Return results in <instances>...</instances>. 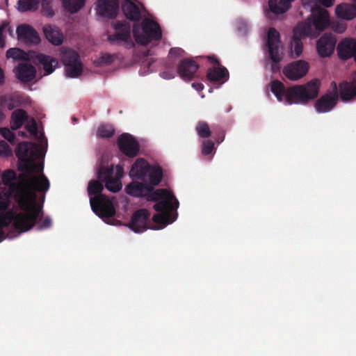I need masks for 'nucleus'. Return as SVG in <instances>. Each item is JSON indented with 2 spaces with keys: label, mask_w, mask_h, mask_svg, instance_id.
<instances>
[{
  "label": "nucleus",
  "mask_w": 356,
  "mask_h": 356,
  "mask_svg": "<svg viewBox=\"0 0 356 356\" xmlns=\"http://www.w3.org/2000/svg\"><path fill=\"white\" fill-rule=\"evenodd\" d=\"M356 76V73H355ZM355 83L343 81L339 86L340 97L343 102H348L356 97V77Z\"/></svg>",
  "instance_id": "bb28decb"
},
{
  "label": "nucleus",
  "mask_w": 356,
  "mask_h": 356,
  "mask_svg": "<svg viewBox=\"0 0 356 356\" xmlns=\"http://www.w3.org/2000/svg\"><path fill=\"white\" fill-rule=\"evenodd\" d=\"M114 60L113 56L109 54H104L97 60V63L100 65H110Z\"/></svg>",
  "instance_id": "09e8293b"
},
{
  "label": "nucleus",
  "mask_w": 356,
  "mask_h": 356,
  "mask_svg": "<svg viewBox=\"0 0 356 356\" xmlns=\"http://www.w3.org/2000/svg\"><path fill=\"white\" fill-rule=\"evenodd\" d=\"M26 129L31 134L36 135L38 133V127L35 121L32 119L31 122L26 125Z\"/></svg>",
  "instance_id": "3c124183"
},
{
  "label": "nucleus",
  "mask_w": 356,
  "mask_h": 356,
  "mask_svg": "<svg viewBox=\"0 0 356 356\" xmlns=\"http://www.w3.org/2000/svg\"><path fill=\"white\" fill-rule=\"evenodd\" d=\"M229 76L228 70L223 66L211 67L207 70V77L211 82H217Z\"/></svg>",
  "instance_id": "7c9ffc66"
},
{
  "label": "nucleus",
  "mask_w": 356,
  "mask_h": 356,
  "mask_svg": "<svg viewBox=\"0 0 356 356\" xmlns=\"http://www.w3.org/2000/svg\"><path fill=\"white\" fill-rule=\"evenodd\" d=\"M150 218V213L145 209H140L135 211L129 223V227L136 233L143 232L147 229H154L155 225L148 226L147 222Z\"/></svg>",
  "instance_id": "f8f14e48"
},
{
  "label": "nucleus",
  "mask_w": 356,
  "mask_h": 356,
  "mask_svg": "<svg viewBox=\"0 0 356 356\" xmlns=\"http://www.w3.org/2000/svg\"><path fill=\"white\" fill-rule=\"evenodd\" d=\"M41 12L42 15L47 17H52L54 15V11L51 6V0H40Z\"/></svg>",
  "instance_id": "79ce46f5"
},
{
  "label": "nucleus",
  "mask_w": 356,
  "mask_h": 356,
  "mask_svg": "<svg viewBox=\"0 0 356 356\" xmlns=\"http://www.w3.org/2000/svg\"><path fill=\"white\" fill-rule=\"evenodd\" d=\"M12 154V151L4 140H0V156H8Z\"/></svg>",
  "instance_id": "de8ad7c7"
},
{
  "label": "nucleus",
  "mask_w": 356,
  "mask_h": 356,
  "mask_svg": "<svg viewBox=\"0 0 356 356\" xmlns=\"http://www.w3.org/2000/svg\"><path fill=\"white\" fill-rule=\"evenodd\" d=\"M337 38L332 33L323 34L318 40L316 48L321 57L330 56L335 48Z\"/></svg>",
  "instance_id": "4468645a"
},
{
  "label": "nucleus",
  "mask_w": 356,
  "mask_h": 356,
  "mask_svg": "<svg viewBox=\"0 0 356 356\" xmlns=\"http://www.w3.org/2000/svg\"><path fill=\"white\" fill-rule=\"evenodd\" d=\"M154 186H149V193H148L146 198L148 201L157 202L163 200H174L175 208L178 207L179 202L170 191L165 188L154 190Z\"/></svg>",
  "instance_id": "5701e85b"
},
{
  "label": "nucleus",
  "mask_w": 356,
  "mask_h": 356,
  "mask_svg": "<svg viewBox=\"0 0 356 356\" xmlns=\"http://www.w3.org/2000/svg\"><path fill=\"white\" fill-rule=\"evenodd\" d=\"M6 29L9 32H11V29L9 26V23L7 21H3L0 24V48L3 49L6 46V41H5V35L4 33L6 32Z\"/></svg>",
  "instance_id": "37998d69"
},
{
  "label": "nucleus",
  "mask_w": 356,
  "mask_h": 356,
  "mask_svg": "<svg viewBox=\"0 0 356 356\" xmlns=\"http://www.w3.org/2000/svg\"><path fill=\"white\" fill-rule=\"evenodd\" d=\"M330 28L337 33H343L347 29V24L342 21L334 20L330 23Z\"/></svg>",
  "instance_id": "a18cd8bd"
},
{
  "label": "nucleus",
  "mask_w": 356,
  "mask_h": 356,
  "mask_svg": "<svg viewBox=\"0 0 356 356\" xmlns=\"http://www.w3.org/2000/svg\"><path fill=\"white\" fill-rule=\"evenodd\" d=\"M6 115L3 113V111L0 109V122L3 121L5 118Z\"/></svg>",
  "instance_id": "0e129e2a"
},
{
  "label": "nucleus",
  "mask_w": 356,
  "mask_h": 356,
  "mask_svg": "<svg viewBox=\"0 0 356 356\" xmlns=\"http://www.w3.org/2000/svg\"><path fill=\"white\" fill-rule=\"evenodd\" d=\"M338 99V86L335 81H332L326 93L316 102L315 108L318 113L329 112L336 106Z\"/></svg>",
  "instance_id": "6e6552de"
},
{
  "label": "nucleus",
  "mask_w": 356,
  "mask_h": 356,
  "mask_svg": "<svg viewBox=\"0 0 356 356\" xmlns=\"http://www.w3.org/2000/svg\"><path fill=\"white\" fill-rule=\"evenodd\" d=\"M169 54L173 56L182 57L185 51L184 49L179 47H173L170 49Z\"/></svg>",
  "instance_id": "603ef678"
},
{
  "label": "nucleus",
  "mask_w": 356,
  "mask_h": 356,
  "mask_svg": "<svg viewBox=\"0 0 356 356\" xmlns=\"http://www.w3.org/2000/svg\"><path fill=\"white\" fill-rule=\"evenodd\" d=\"M63 8L71 14L79 12L86 3V0H61Z\"/></svg>",
  "instance_id": "f704fd0d"
},
{
  "label": "nucleus",
  "mask_w": 356,
  "mask_h": 356,
  "mask_svg": "<svg viewBox=\"0 0 356 356\" xmlns=\"http://www.w3.org/2000/svg\"><path fill=\"white\" fill-rule=\"evenodd\" d=\"M171 200H160L154 205V209L159 212L152 217V221L155 224L154 229H163L175 220V218L171 219V210L173 209V205L170 202Z\"/></svg>",
  "instance_id": "423d86ee"
},
{
  "label": "nucleus",
  "mask_w": 356,
  "mask_h": 356,
  "mask_svg": "<svg viewBox=\"0 0 356 356\" xmlns=\"http://www.w3.org/2000/svg\"><path fill=\"white\" fill-rule=\"evenodd\" d=\"M319 3L325 7H330L333 5L334 0H318Z\"/></svg>",
  "instance_id": "6e6d98bb"
},
{
  "label": "nucleus",
  "mask_w": 356,
  "mask_h": 356,
  "mask_svg": "<svg viewBox=\"0 0 356 356\" xmlns=\"http://www.w3.org/2000/svg\"><path fill=\"white\" fill-rule=\"evenodd\" d=\"M268 51L270 59L278 61L280 58L276 54L277 52H281L280 49V35L275 28H270L267 36Z\"/></svg>",
  "instance_id": "f3484780"
},
{
  "label": "nucleus",
  "mask_w": 356,
  "mask_h": 356,
  "mask_svg": "<svg viewBox=\"0 0 356 356\" xmlns=\"http://www.w3.org/2000/svg\"><path fill=\"white\" fill-rule=\"evenodd\" d=\"M18 158L17 176L13 170H6L1 175L2 183L8 186L0 191V241L3 228L13 222L19 232H27L36 224L42 207L37 204L36 192L45 193L50 184L43 173V165L35 159L42 156L41 149L35 143L22 142L16 149Z\"/></svg>",
  "instance_id": "f257e3e1"
},
{
  "label": "nucleus",
  "mask_w": 356,
  "mask_h": 356,
  "mask_svg": "<svg viewBox=\"0 0 356 356\" xmlns=\"http://www.w3.org/2000/svg\"><path fill=\"white\" fill-rule=\"evenodd\" d=\"M1 135L10 143H15V135L7 127L0 129Z\"/></svg>",
  "instance_id": "49530a36"
},
{
  "label": "nucleus",
  "mask_w": 356,
  "mask_h": 356,
  "mask_svg": "<svg viewBox=\"0 0 356 356\" xmlns=\"http://www.w3.org/2000/svg\"><path fill=\"white\" fill-rule=\"evenodd\" d=\"M192 87L197 91H202L204 89V85L201 83H193Z\"/></svg>",
  "instance_id": "4d7b16f0"
},
{
  "label": "nucleus",
  "mask_w": 356,
  "mask_h": 356,
  "mask_svg": "<svg viewBox=\"0 0 356 356\" xmlns=\"http://www.w3.org/2000/svg\"><path fill=\"white\" fill-rule=\"evenodd\" d=\"M4 81V74L3 72L0 67V85L3 84Z\"/></svg>",
  "instance_id": "680f3d73"
},
{
  "label": "nucleus",
  "mask_w": 356,
  "mask_h": 356,
  "mask_svg": "<svg viewBox=\"0 0 356 356\" xmlns=\"http://www.w3.org/2000/svg\"><path fill=\"white\" fill-rule=\"evenodd\" d=\"M327 24L328 13L327 11L323 10L307 22L299 23L298 26L309 37L316 38L325 29Z\"/></svg>",
  "instance_id": "0eeeda50"
},
{
  "label": "nucleus",
  "mask_w": 356,
  "mask_h": 356,
  "mask_svg": "<svg viewBox=\"0 0 356 356\" xmlns=\"http://www.w3.org/2000/svg\"><path fill=\"white\" fill-rule=\"evenodd\" d=\"M42 30L45 38L52 44L58 46L63 43V35L57 26L46 24L43 26Z\"/></svg>",
  "instance_id": "b1692460"
},
{
  "label": "nucleus",
  "mask_w": 356,
  "mask_h": 356,
  "mask_svg": "<svg viewBox=\"0 0 356 356\" xmlns=\"http://www.w3.org/2000/svg\"><path fill=\"white\" fill-rule=\"evenodd\" d=\"M113 168L107 167H100L97 172L98 181L106 183L108 179L113 177Z\"/></svg>",
  "instance_id": "4c0bfd02"
},
{
  "label": "nucleus",
  "mask_w": 356,
  "mask_h": 356,
  "mask_svg": "<svg viewBox=\"0 0 356 356\" xmlns=\"http://www.w3.org/2000/svg\"><path fill=\"white\" fill-rule=\"evenodd\" d=\"M215 149L214 143L211 140H205L202 144V154L203 156L210 155Z\"/></svg>",
  "instance_id": "c03bdc74"
},
{
  "label": "nucleus",
  "mask_w": 356,
  "mask_h": 356,
  "mask_svg": "<svg viewBox=\"0 0 356 356\" xmlns=\"http://www.w3.org/2000/svg\"><path fill=\"white\" fill-rule=\"evenodd\" d=\"M276 54L278 56V57L280 58V59L278 61H275L273 59H271V60L273 62V63L271 65V71L273 72H277V71L280 70V67L279 63L283 58V54L282 51L277 52Z\"/></svg>",
  "instance_id": "8fccbe9b"
},
{
  "label": "nucleus",
  "mask_w": 356,
  "mask_h": 356,
  "mask_svg": "<svg viewBox=\"0 0 356 356\" xmlns=\"http://www.w3.org/2000/svg\"><path fill=\"white\" fill-rule=\"evenodd\" d=\"M105 187L113 193H117L121 190L122 185L119 177H112L105 183Z\"/></svg>",
  "instance_id": "a19ab883"
},
{
  "label": "nucleus",
  "mask_w": 356,
  "mask_h": 356,
  "mask_svg": "<svg viewBox=\"0 0 356 356\" xmlns=\"http://www.w3.org/2000/svg\"><path fill=\"white\" fill-rule=\"evenodd\" d=\"M132 33L136 42L143 46L149 44L152 41H159L162 38L159 24L147 17L143 19L140 26L134 23Z\"/></svg>",
  "instance_id": "20e7f679"
},
{
  "label": "nucleus",
  "mask_w": 356,
  "mask_h": 356,
  "mask_svg": "<svg viewBox=\"0 0 356 356\" xmlns=\"http://www.w3.org/2000/svg\"><path fill=\"white\" fill-rule=\"evenodd\" d=\"M115 134V129L111 124L100 125L97 131V134L99 137L102 138H109Z\"/></svg>",
  "instance_id": "58836bf2"
},
{
  "label": "nucleus",
  "mask_w": 356,
  "mask_h": 356,
  "mask_svg": "<svg viewBox=\"0 0 356 356\" xmlns=\"http://www.w3.org/2000/svg\"><path fill=\"white\" fill-rule=\"evenodd\" d=\"M320 83L314 79L303 85H296L286 89L285 103L287 104H306L317 97Z\"/></svg>",
  "instance_id": "7ed1b4c3"
},
{
  "label": "nucleus",
  "mask_w": 356,
  "mask_h": 356,
  "mask_svg": "<svg viewBox=\"0 0 356 356\" xmlns=\"http://www.w3.org/2000/svg\"><path fill=\"white\" fill-rule=\"evenodd\" d=\"M199 65L193 58H184L180 61L177 66V73L184 81H191L197 70Z\"/></svg>",
  "instance_id": "ddd939ff"
},
{
  "label": "nucleus",
  "mask_w": 356,
  "mask_h": 356,
  "mask_svg": "<svg viewBox=\"0 0 356 356\" xmlns=\"http://www.w3.org/2000/svg\"><path fill=\"white\" fill-rule=\"evenodd\" d=\"M270 91L274 94L279 102L285 101L286 89L282 82L279 80H273L270 83Z\"/></svg>",
  "instance_id": "72a5a7b5"
},
{
  "label": "nucleus",
  "mask_w": 356,
  "mask_h": 356,
  "mask_svg": "<svg viewBox=\"0 0 356 356\" xmlns=\"http://www.w3.org/2000/svg\"><path fill=\"white\" fill-rule=\"evenodd\" d=\"M238 29L240 30V31H242L243 30L244 32L246 31V29H247V25L244 22H241L238 26Z\"/></svg>",
  "instance_id": "052dcab7"
},
{
  "label": "nucleus",
  "mask_w": 356,
  "mask_h": 356,
  "mask_svg": "<svg viewBox=\"0 0 356 356\" xmlns=\"http://www.w3.org/2000/svg\"><path fill=\"white\" fill-rule=\"evenodd\" d=\"M33 51L26 52L19 48H10L6 51V57L8 58H12L14 60L30 61L31 60L32 53Z\"/></svg>",
  "instance_id": "2f4dec72"
},
{
  "label": "nucleus",
  "mask_w": 356,
  "mask_h": 356,
  "mask_svg": "<svg viewBox=\"0 0 356 356\" xmlns=\"http://www.w3.org/2000/svg\"><path fill=\"white\" fill-rule=\"evenodd\" d=\"M294 0H269L268 6L272 13L275 15L282 14L291 8V3Z\"/></svg>",
  "instance_id": "c756f323"
},
{
  "label": "nucleus",
  "mask_w": 356,
  "mask_h": 356,
  "mask_svg": "<svg viewBox=\"0 0 356 356\" xmlns=\"http://www.w3.org/2000/svg\"><path fill=\"white\" fill-rule=\"evenodd\" d=\"M195 130L200 138H207L211 134L208 123L204 121H199L196 125Z\"/></svg>",
  "instance_id": "ea45409f"
},
{
  "label": "nucleus",
  "mask_w": 356,
  "mask_h": 356,
  "mask_svg": "<svg viewBox=\"0 0 356 356\" xmlns=\"http://www.w3.org/2000/svg\"><path fill=\"white\" fill-rule=\"evenodd\" d=\"M16 32L18 39L27 44H38L40 42L38 33L30 25L21 24L17 26Z\"/></svg>",
  "instance_id": "a211bd4d"
},
{
  "label": "nucleus",
  "mask_w": 356,
  "mask_h": 356,
  "mask_svg": "<svg viewBox=\"0 0 356 356\" xmlns=\"http://www.w3.org/2000/svg\"><path fill=\"white\" fill-rule=\"evenodd\" d=\"M149 186L146 183L132 181L126 186L125 191L133 197L147 198V195L149 193Z\"/></svg>",
  "instance_id": "393cba45"
},
{
  "label": "nucleus",
  "mask_w": 356,
  "mask_h": 356,
  "mask_svg": "<svg viewBox=\"0 0 356 356\" xmlns=\"http://www.w3.org/2000/svg\"><path fill=\"white\" fill-rule=\"evenodd\" d=\"M18 8L21 12L29 10H36L39 7L40 1L38 0H19Z\"/></svg>",
  "instance_id": "c9c22d12"
},
{
  "label": "nucleus",
  "mask_w": 356,
  "mask_h": 356,
  "mask_svg": "<svg viewBox=\"0 0 356 356\" xmlns=\"http://www.w3.org/2000/svg\"><path fill=\"white\" fill-rule=\"evenodd\" d=\"M338 18L352 20L356 17V6L348 3H342L337 6L335 9Z\"/></svg>",
  "instance_id": "cd10ccee"
},
{
  "label": "nucleus",
  "mask_w": 356,
  "mask_h": 356,
  "mask_svg": "<svg viewBox=\"0 0 356 356\" xmlns=\"http://www.w3.org/2000/svg\"><path fill=\"white\" fill-rule=\"evenodd\" d=\"M308 70L309 63L303 60H298L284 66L282 72L290 81H298L304 77Z\"/></svg>",
  "instance_id": "9d476101"
},
{
  "label": "nucleus",
  "mask_w": 356,
  "mask_h": 356,
  "mask_svg": "<svg viewBox=\"0 0 356 356\" xmlns=\"http://www.w3.org/2000/svg\"><path fill=\"white\" fill-rule=\"evenodd\" d=\"M103 184L98 180H91L88 183L87 191L92 211L101 218H109L115 215L116 211L112 200L102 193Z\"/></svg>",
  "instance_id": "f03ea898"
},
{
  "label": "nucleus",
  "mask_w": 356,
  "mask_h": 356,
  "mask_svg": "<svg viewBox=\"0 0 356 356\" xmlns=\"http://www.w3.org/2000/svg\"><path fill=\"white\" fill-rule=\"evenodd\" d=\"M224 138H225V135L222 133L221 136H218V138H216V142L218 143H222L224 140Z\"/></svg>",
  "instance_id": "e2e57ef3"
},
{
  "label": "nucleus",
  "mask_w": 356,
  "mask_h": 356,
  "mask_svg": "<svg viewBox=\"0 0 356 356\" xmlns=\"http://www.w3.org/2000/svg\"><path fill=\"white\" fill-rule=\"evenodd\" d=\"M18 99V96L5 95L0 97V104L8 110H13L18 106V104L16 103Z\"/></svg>",
  "instance_id": "e433bc0d"
},
{
  "label": "nucleus",
  "mask_w": 356,
  "mask_h": 356,
  "mask_svg": "<svg viewBox=\"0 0 356 356\" xmlns=\"http://www.w3.org/2000/svg\"><path fill=\"white\" fill-rule=\"evenodd\" d=\"M112 27L115 32L108 36V41L111 44L123 46L127 49L135 47V42L131 36L132 30L129 22L117 20L112 23Z\"/></svg>",
  "instance_id": "39448f33"
},
{
  "label": "nucleus",
  "mask_w": 356,
  "mask_h": 356,
  "mask_svg": "<svg viewBox=\"0 0 356 356\" xmlns=\"http://www.w3.org/2000/svg\"><path fill=\"white\" fill-rule=\"evenodd\" d=\"M66 75L70 78L80 76L83 71L82 63L79 54L74 50L66 51L63 55Z\"/></svg>",
  "instance_id": "1a4fd4ad"
},
{
  "label": "nucleus",
  "mask_w": 356,
  "mask_h": 356,
  "mask_svg": "<svg viewBox=\"0 0 356 356\" xmlns=\"http://www.w3.org/2000/svg\"><path fill=\"white\" fill-rule=\"evenodd\" d=\"M16 77L22 82H30L33 81L36 74L35 67L29 63H19L13 70Z\"/></svg>",
  "instance_id": "412c9836"
},
{
  "label": "nucleus",
  "mask_w": 356,
  "mask_h": 356,
  "mask_svg": "<svg viewBox=\"0 0 356 356\" xmlns=\"http://www.w3.org/2000/svg\"><path fill=\"white\" fill-rule=\"evenodd\" d=\"M122 176H123V168L120 166H117L115 177H119V179L120 180V178Z\"/></svg>",
  "instance_id": "13d9d810"
},
{
  "label": "nucleus",
  "mask_w": 356,
  "mask_h": 356,
  "mask_svg": "<svg viewBox=\"0 0 356 356\" xmlns=\"http://www.w3.org/2000/svg\"><path fill=\"white\" fill-rule=\"evenodd\" d=\"M32 57L31 62L42 66L46 74H51L58 64L56 58L35 51L32 53Z\"/></svg>",
  "instance_id": "2eb2a0df"
},
{
  "label": "nucleus",
  "mask_w": 356,
  "mask_h": 356,
  "mask_svg": "<svg viewBox=\"0 0 356 356\" xmlns=\"http://www.w3.org/2000/svg\"><path fill=\"white\" fill-rule=\"evenodd\" d=\"M28 118L29 115L24 109L15 110L11 115L10 126L12 129L17 130L21 128Z\"/></svg>",
  "instance_id": "c85d7f7f"
},
{
  "label": "nucleus",
  "mask_w": 356,
  "mask_h": 356,
  "mask_svg": "<svg viewBox=\"0 0 356 356\" xmlns=\"http://www.w3.org/2000/svg\"><path fill=\"white\" fill-rule=\"evenodd\" d=\"M119 10L118 0H99L97 13L103 17L111 19L117 17Z\"/></svg>",
  "instance_id": "aec40b11"
},
{
  "label": "nucleus",
  "mask_w": 356,
  "mask_h": 356,
  "mask_svg": "<svg viewBox=\"0 0 356 356\" xmlns=\"http://www.w3.org/2000/svg\"><path fill=\"white\" fill-rule=\"evenodd\" d=\"M163 178V170L159 165H150L147 173L149 186H158Z\"/></svg>",
  "instance_id": "473e14b6"
},
{
  "label": "nucleus",
  "mask_w": 356,
  "mask_h": 356,
  "mask_svg": "<svg viewBox=\"0 0 356 356\" xmlns=\"http://www.w3.org/2000/svg\"><path fill=\"white\" fill-rule=\"evenodd\" d=\"M150 165L144 159H138L133 164L129 175L133 179H140L143 181L147 180V173Z\"/></svg>",
  "instance_id": "6ab92c4d"
},
{
  "label": "nucleus",
  "mask_w": 356,
  "mask_h": 356,
  "mask_svg": "<svg viewBox=\"0 0 356 356\" xmlns=\"http://www.w3.org/2000/svg\"><path fill=\"white\" fill-rule=\"evenodd\" d=\"M4 239V234L2 236V239L0 241L1 242Z\"/></svg>",
  "instance_id": "69168bd1"
},
{
  "label": "nucleus",
  "mask_w": 356,
  "mask_h": 356,
  "mask_svg": "<svg viewBox=\"0 0 356 356\" xmlns=\"http://www.w3.org/2000/svg\"><path fill=\"white\" fill-rule=\"evenodd\" d=\"M122 10L124 16L129 20L135 23L140 21V10L139 7L134 2L130 0H124L122 4Z\"/></svg>",
  "instance_id": "a878e982"
},
{
  "label": "nucleus",
  "mask_w": 356,
  "mask_h": 356,
  "mask_svg": "<svg viewBox=\"0 0 356 356\" xmlns=\"http://www.w3.org/2000/svg\"><path fill=\"white\" fill-rule=\"evenodd\" d=\"M51 225V219L49 218V217H47L45 218L44 219H43L40 223V225H39L38 228L40 229H47V228H49Z\"/></svg>",
  "instance_id": "864d4df0"
},
{
  "label": "nucleus",
  "mask_w": 356,
  "mask_h": 356,
  "mask_svg": "<svg viewBox=\"0 0 356 356\" xmlns=\"http://www.w3.org/2000/svg\"><path fill=\"white\" fill-rule=\"evenodd\" d=\"M337 54L341 60L353 58L356 63V40L346 38L341 40L337 46Z\"/></svg>",
  "instance_id": "dca6fc26"
},
{
  "label": "nucleus",
  "mask_w": 356,
  "mask_h": 356,
  "mask_svg": "<svg viewBox=\"0 0 356 356\" xmlns=\"http://www.w3.org/2000/svg\"><path fill=\"white\" fill-rule=\"evenodd\" d=\"M120 150L127 156L133 158L138 155L140 145L137 140L131 134H121L117 141Z\"/></svg>",
  "instance_id": "9b49d317"
},
{
  "label": "nucleus",
  "mask_w": 356,
  "mask_h": 356,
  "mask_svg": "<svg viewBox=\"0 0 356 356\" xmlns=\"http://www.w3.org/2000/svg\"><path fill=\"white\" fill-rule=\"evenodd\" d=\"M161 76L165 79H171L175 78V74L174 72L164 71L161 74Z\"/></svg>",
  "instance_id": "5fc2aeb1"
},
{
  "label": "nucleus",
  "mask_w": 356,
  "mask_h": 356,
  "mask_svg": "<svg viewBox=\"0 0 356 356\" xmlns=\"http://www.w3.org/2000/svg\"><path fill=\"white\" fill-rule=\"evenodd\" d=\"M208 59L213 64L220 65V62L215 56H208Z\"/></svg>",
  "instance_id": "bf43d9fd"
},
{
  "label": "nucleus",
  "mask_w": 356,
  "mask_h": 356,
  "mask_svg": "<svg viewBox=\"0 0 356 356\" xmlns=\"http://www.w3.org/2000/svg\"><path fill=\"white\" fill-rule=\"evenodd\" d=\"M308 36L298 25L293 29V35L291 42V55L293 58L299 57L302 52V38Z\"/></svg>",
  "instance_id": "4be33fe9"
}]
</instances>
